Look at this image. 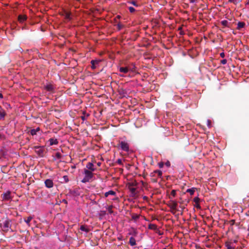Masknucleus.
Listing matches in <instances>:
<instances>
[{
  "label": "nucleus",
  "instance_id": "nucleus-1",
  "mask_svg": "<svg viewBox=\"0 0 249 249\" xmlns=\"http://www.w3.org/2000/svg\"><path fill=\"white\" fill-rule=\"evenodd\" d=\"M128 188L131 192L132 196H135L138 193L137 191V182L135 181H131L127 184Z\"/></svg>",
  "mask_w": 249,
  "mask_h": 249
},
{
  "label": "nucleus",
  "instance_id": "nucleus-2",
  "mask_svg": "<svg viewBox=\"0 0 249 249\" xmlns=\"http://www.w3.org/2000/svg\"><path fill=\"white\" fill-rule=\"evenodd\" d=\"M84 177L81 180L83 183H86L90 181L93 177V174L91 171L85 169L84 171Z\"/></svg>",
  "mask_w": 249,
  "mask_h": 249
},
{
  "label": "nucleus",
  "instance_id": "nucleus-3",
  "mask_svg": "<svg viewBox=\"0 0 249 249\" xmlns=\"http://www.w3.org/2000/svg\"><path fill=\"white\" fill-rule=\"evenodd\" d=\"M119 146L121 150L128 152L129 151V145L128 143L125 141L119 142Z\"/></svg>",
  "mask_w": 249,
  "mask_h": 249
},
{
  "label": "nucleus",
  "instance_id": "nucleus-4",
  "mask_svg": "<svg viewBox=\"0 0 249 249\" xmlns=\"http://www.w3.org/2000/svg\"><path fill=\"white\" fill-rule=\"evenodd\" d=\"M35 152L37 155L40 157H44V146H36L34 147Z\"/></svg>",
  "mask_w": 249,
  "mask_h": 249
},
{
  "label": "nucleus",
  "instance_id": "nucleus-5",
  "mask_svg": "<svg viewBox=\"0 0 249 249\" xmlns=\"http://www.w3.org/2000/svg\"><path fill=\"white\" fill-rule=\"evenodd\" d=\"M1 228L3 231H9L10 227V222L8 220H5L1 224Z\"/></svg>",
  "mask_w": 249,
  "mask_h": 249
},
{
  "label": "nucleus",
  "instance_id": "nucleus-6",
  "mask_svg": "<svg viewBox=\"0 0 249 249\" xmlns=\"http://www.w3.org/2000/svg\"><path fill=\"white\" fill-rule=\"evenodd\" d=\"M1 197L3 200H10V199H12V197L11 196V192L9 191H6L5 193L2 194Z\"/></svg>",
  "mask_w": 249,
  "mask_h": 249
},
{
  "label": "nucleus",
  "instance_id": "nucleus-7",
  "mask_svg": "<svg viewBox=\"0 0 249 249\" xmlns=\"http://www.w3.org/2000/svg\"><path fill=\"white\" fill-rule=\"evenodd\" d=\"M168 205L170 209H174L177 207L178 203L176 201L171 199L169 201Z\"/></svg>",
  "mask_w": 249,
  "mask_h": 249
},
{
  "label": "nucleus",
  "instance_id": "nucleus-8",
  "mask_svg": "<svg viewBox=\"0 0 249 249\" xmlns=\"http://www.w3.org/2000/svg\"><path fill=\"white\" fill-rule=\"evenodd\" d=\"M45 186L48 188H51L53 187V183L52 179H47L45 181Z\"/></svg>",
  "mask_w": 249,
  "mask_h": 249
},
{
  "label": "nucleus",
  "instance_id": "nucleus-9",
  "mask_svg": "<svg viewBox=\"0 0 249 249\" xmlns=\"http://www.w3.org/2000/svg\"><path fill=\"white\" fill-rule=\"evenodd\" d=\"M45 89L50 92H52L53 91L54 87L53 85L51 84H48L44 87Z\"/></svg>",
  "mask_w": 249,
  "mask_h": 249
},
{
  "label": "nucleus",
  "instance_id": "nucleus-10",
  "mask_svg": "<svg viewBox=\"0 0 249 249\" xmlns=\"http://www.w3.org/2000/svg\"><path fill=\"white\" fill-rule=\"evenodd\" d=\"M199 200H200V199L199 198V197H195L194 199H193V201L195 203V206L197 208V209H200V206L199 204Z\"/></svg>",
  "mask_w": 249,
  "mask_h": 249
},
{
  "label": "nucleus",
  "instance_id": "nucleus-11",
  "mask_svg": "<svg viewBox=\"0 0 249 249\" xmlns=\"http://www.w3.org/2000/svg\"><path fill=\"white\" fill-rule=\"evenodd\" d=\"M50 145H57L58 143V141L57 139L54 138H51L49 139Z\"/></svg>",
  "mask_w": 249,
  "mask_h": 249
},
{
  "label": "nucleus",
  "instance_id": "nucleus-12",
  "mask_svg": "<svg viewBox=\"0 0 249 249\" xmlns=\"http://www.w3.org/2000/svg\"><path fill=\"white\" fill-rule=\"evenodd\" d=\"M225 247L227 249H234L233 244L230 242H227L225 243Z\"/></svg>",
  "mask_w": 249,
  "mask_h": 249
},
{
  "label": "nucleus",
  "instance_id": "nucleus-13",
  "mask_svg": "<svg viewBox=\"0 0 249 249\" xmlns=\"http://www.w3.org/2000/svg\"><path fill=\"white\" fill-rule=\"evenodd\" d=\"M100 61V60H92L91 61V68L93 70L95 69L96 68V65L99 64Z\"/></svg>",
  "mask_w": 249,
  "mask_h": 249
},
{
  "label": "nucleus",
  "instance_id": "nucleus-14",
  "mask_svg": "<svg viewBox=\"0 0 249 249\" xmlns=\"http://www.w3.org/2000/svg\"><path fill=\"white\" fill-rule=\"evenodd\" d=\"M87 168L90 170V171L93 172L94 171L95 169L94 168V165L91 162H89L87 166Z\"/></svg>",
  "mask_w": 249,
  "mask_h": 249
},
{
  "label": "nucleus",
  "instance_id": "nucleus-15",
  "mask_svg": "<svg viewBox=\"0 0 249 249\" xmlns=\"http://www.w3.org/2000/svg\"><path fill=\"white\" fill-rule=\"evenodd\" d=\"M129 244L131 246H134L135 245H136V240L133 237H131L130 238H129Z\"/></svg>",
  "mask_w": 249,
  "mask_h": 249
},
{
  "label": "nucleus",
  "instance_id": "nucleus-16",
  "mask_svg": "<svg viewBox=\"0 0 249 249\" xmlns=\"http://www.w3.org/2000/svg\"><path fill=\"white\" fill-rule=\"evenodd\" d=\"M116 195V193L112 191V190H110L106 193H105V197H107L109 195H111V196H115Z\"/></svg>",
  "mask_w": 249,
  "mask_h": 249
},
{
  "label": "nucleus",
  "instance_id": "nucleus-17",
  "mask_svg": "<svg viewBox=\"0 0 249 249\" xmlns=\"http://www.w3.org/2000/svg\"><path fill=\"white\" fill-rule=\"evenodd\" d=\"M119 71L121 72H122L124 73H126L128 71V69L127 67H120L119 68Z\"/></svg>",
  "mask_w": 249,
  "mask_h": 249
},
{
  "label": "nucleus",
  "instance_id": "nucleus-18",
  "mask_svg": "<svg viewBox=\"0 0 249 249\" xmlns=\"http://www.w3.org/2000/svg\"><path fill=\"white\" fill-rule=\"evenodd\" d=\"M196 190V188L193 187L192 188L188 189L186 190V192L189 193L191 195H194V194Z\"/></svg>",
  "mask_w": 249,
  "mask_h": 249
},
{
  "label": "nucleus",
  "instance_id": "nucleus-19",
  "mask_svg": "<svg viewBox=\"0 0 249 249\" xmlns=\"http://www.w3.org/2000/svg\"><path fill=\"white\" fill-rule=\"evenodd\" d=\"M80 229L81 231H85L86 232H89V230L88 227L84 225H82L80 226Z\"/></svg>",
  "mask_w": 249,
  "mask_h": 249
},
{
  "label": "nucleus",
  "instance_id": "nucleus-20",
  "mask_svg": "<svg viewBox=\"0 0 249 249\" xmlns=\"http://www.w3.org/2000/svg\"><path fill=\"white\" fill-rule=\"evenodd\" d=\"M62 157V155L59 152H57L55 153L54 156V160H60Z\"/></svg>",
  "mask_w": 249,
  "mask_h": 249
},
{
  "label": "nucleus",
  "instance_id": "nucleus-21",
  "mask_svg": "<svg viewBox=\"0 0 249 249\" xmlns=\"http://www.w3.org/2000/svg\"><path fill=\"white\" fill-rule=\"evenodd\" d=\"M33 219V217L32 216H29L27 218V219H25L24 220L25 222H26V223L28 225V226H30V223L31 222V221L32 220V219Z\"/></svg>",
  "mask_w": 249,
  "mask_h": 249
},
{
  "label": "nucleus",
  "instance_id": "nucleus-22",
  "mask_svg": "<svg viewBox=\"0 0 249 249\" xmlns=\"http://www.w3.org/2000/svg\"><path fill=\"white\" fill-rule=\"evenodd\" d=\"M26 19V16H23V15H19L18 16V20L20 21V22H23L24 21V20H25Z\"/></svg>",
  "mask_w": 249,
  "mask_h": 249
},
{
  "label": "nucleus",
  "instance_id": "nucleus-23",
  "mask_svg": "<svg viewBox=\"0 0 249 249\" xmlns=\"http://www.w3.org/2000/svg\"><path fill=\"white\" fill-rule=\"evenodd\" d=\"M112 208H113L112 205H110L107 208L109 213L112 214L113 213V212L112 210Z\"/></svg>",
  "mask_w": 249,
  "mask_h": 249
},
{
  "label": "nucleus",
  "instance_id": "nucleus-24",
  "mask_svg": "<svg viewBox=\"0 0 249 249\" xmlns=\"http://www.w3.org/2000/svg\"><path fill=\"white\" fill-rule=\"evenodd\" d=\"M242 0H229V1L231 3H233L234 4H237V3L242 1Z\"/></svg>",
  "mask_w": 249,
  "mask_h": 249
},
{
  "label": "nucleus",
  "instance_id": "nucleus-25",
  "mask_svg": "<svg viewBox=\"0 0 249 249\" xmlns=\"http://www.w3.org/2000/svg\"><path fill=\"white\" fill-rule=\"evenodd\" d=\"M5 115V112L2 110H0V119H3Z\"/></svg>",
  "mask_w": 249,
  "mask_h": 249
},
{
  "label": "nucleus",
  "instance_id": "nucleus-26",
  "mask_svg": "<svg viewBox=\"0 0 249 249\" xmlns=\"http://www.w3.org/2000/svg\"><path fill=\"white\" fill-rule=\"evenodd\" d=\"M155 172L156 174H157V175H158V176L160 178L161 177L162 173V172L161 171H160V170H156V171H155Z\"/></svg>",
  "mask_w": 249,
  "mask_h": 249
},
{
  "label": "nucleus",
  "instance_id": "nucleus-27",
  "mask_svg": "<svg viewBox=\"0 0 249 249\" xmlns=\"http://www.w3.org/2000/svg\"><path fill=\"white\" fill-rule=\"evenodd\" d=\"M221 24L222 25H223L224 26H228V21L227 20H222L221 21Z\"/></svg>",
  "mask_w": 249,
  "mask_h": 249
},
{
  "label": "nucleus",
  "instance_id": "nucleus-28",
  "mask_svg": "<svg viewBox=\"0 0 249 249\" xmlns=\"http://www.w3.org/2000/svg\"><path fill=\"white\" fill-rule=\"evenodd\" d=\"M129 3L133 4L135 7H138L139 5L137 4V3L135 1H131L128 2Z\"/></svg>",
  "mask_w": 249,
  "mask_h": 249
},
{
  "label": "nucleus",
  "instance_id": "nucleus-29",
  "mask_svg": "<svg viewBox=\"0 0 249 249\" xmlns=\"http://www.w3.org/2000/svg\"><path fill=\"white\" fill-rule=\"evenodd\" d=\"M157 228L156 225L151 224L149 225V228L150 229H155Z\"/></svg>",
  "mask_w": 249,
  "mask_h": 249
},
{
  "label": "nucleus",
  "instance_id": "nucleus-30",
  "mask_svg": "<svg viewBox=\"0 0 249 249\" xmlns=\"http://www.w3.org/2000/svg\"><path fill=\"white\" fill-rule=\"evenodd\" d=\"M38 130V128L36 129H32L31 130V134L32 135H36V131Z\"/></svg>",
  "mask_w": 249,
  "mask_h": 249
},
{
  "label": "nucleus",
  "instance_id": "nucleus-31",
  "mask_svg": "<svg viewBox=\"0 0 249 249\" xmlns=\"http://www.w3.org/2000/svg\"><path fill=\"white\" fill-rule=\"evenodd\" d=\"M178 211V210L177 209V207H176L175 208H174V209H171V212L173 214H175Z\"/></svg>",
  "mask_w": 249,
  "mask_h": 249
},
{
  "label": "nucleus",
  "instance_id": "nucleus-32",
  "mask_svg": "<svg viewBox=\"0 0 249 249\" xmlns=\"http://www.w3.org/2000/svg\"><path fill=\"white\" fill-rule=\"evenodd\" d=\"M139 216L137 214H134L132 216V219L135 220H136L137 219H138L139 218Z\"/></svg>",
  "mask_w": 249,
  "mask_h": 249
},
{
  "label": "nucleus",
  "instance_id": "nucleus-33",
  "mask_svg": "<svg viewBox=\"0 0 249 249\" xmlns=\"http://www.w3.org/2000/svg\"><path fill=\"white\" fill-rule=\"evenodd\" d=\"M171 195L173 197H175L176 195V191L175 190H172L171 192Z\"/></svg>",
  "mask_w": 249,
  "mask_h": 249
},
{
  "label": "nucleus",
  "instance_id": "nucleus-34",
  "mask_svg": "<svg viewBox=\"0 0 249 249\" xmlns=\"http://www.w3.org/2000/svg\"><path fill=\"white\" fill-rule=\"evenodd\" d=\"M128 9L130 13H133L135 11V9L132 7H129Z\"/></svg>",
  "mask_w": 249,
  "mask_h": 249
},
{
  "label": "nucleus",
  "instance_id": "nucleus-35",
  "mask_svg": "<svg viewBox=\"0 0 249 249\" xmlns=\"http://www.w3.org/2000/svg\"><path fill=\"white\" fill-rule=\"evenodd\" d=\"M244 25V23L243 22H239L238 24V28H242Z\"/></svg>",
  "mask_w": 249,
  "mask_h": 249
},
{
  "label": "nucleus",
  "instance_id": "nucleus-36",
  "mask_svg": "<svg viewBox=\"0 0 249 249\" xmlns=\"http://www.w3.org/2000/svg\"><path fill=\"white\" fill-rule=\"evenodd\" d=\"M63 178H64V180H65V181L66 182H68V181H69V178H68V176H64L63 177Z\"/></svg>",
  "mask_w": 249,
  "mask_h": 249
},
{
  "label": "nucleus",
  "instance_id": "nucleus-37",
  "mask_svg": "<svg viewBox=\"0 0 249 249\" xmlns=\"http://www.w3.org/2000/svg\"><path fill=\"white\" fill-rule=\"evenodd\" d=\"M211 121L210 120H207V125L209 127H210L211 126Z\"/></svg>",
  "mask_w": 249,
  "mask_h": 249
},
{
  "label": "nucleus",
  "instance_id": "nucleus-38",
  "mask_svg": "<svg viewBox=\"0 0 249 249\" xmlns=\"http://www.w3.org/2000/svg\"><path fill=\"white\" fill-rule=\"evenodd\" d=\"M227 63V60L226 59H223L221 60V63L222 64H225Z\"/></svg>",
  "mask_w": 249,
  "mask_h": 249
},
{
  "label": "nucleus",
  "instance_id": "nucleus-39",
  "mask_svg": "<svg viewBox=\"0 0 249 249\" xmlns=\"http://www.w3.org/2000/svg\"><path fill=\"white\" fill-rule=\"evenodd\" d=\"M117 163L119 164H122V160L121 159H119L118 160H117Z\"/></svg>",
  "mask_w": 249,
  "mask_h": 249
},
{
  "label": "nucleus",
  "instance_id": "nucleus-40",
  "mask_svg": "<svg viewBox=\"0 0 249 249\" xmlns=\"http://www.w3.org/2000/svg\"><path fill=\"white\" fill-rule=\"evenodd\" d=\"M163 166V163L161 162L159 163V166L160 168H162Z\"/></svg>",
  "mask_w": 249,
  "mask_h": 249
},
{
  "label": "nucleus",
  "instance_id": "nucleus-41",
  "mask_svg": "<svg viewBox=\"0 0 249 249\" xmlns=\"http://www.w3.org/2000/svg\"><path fill=\"white\" fill-rule=\"evenodd\" d=\"M225 56V54L223 53H220V56L222 57H224Z\"/></svg>",
  "mask_w": 249,
  "mask_h": 249
},
{
  "label": "nucleus",
  "instance_id": "nucleus-42",
  "mask_svg": "<svg viewBox=\"0 0 249 249\" xmlns=\"http://www.w3.org/2000/svg\"><path fill=\"white\" fill-rule=\"evenodd\" d=\"M118 27L119 29H121L122 26V25L120 24H118Z\"/></svg>",
  "mask_w": 249,
  "mask_h": 249
},
{
  "label": "nucleus",
  "instance_id": "nucleus-43",
  "mask_svg": "<svg viewBox=\"0 0 249 249\" xmlns=\"http://www.w3.org/2000/svg\"><path fill=\"white\" fill-rule=\"evenodd\" d=\"M67 18L70 19V15L69 14H67Z\"/></svg>",
  "mask_w": 249,
  "mask_h": 249
},
{
  "label": "nucleus",
  "instance_id": "nucleus-44",
  "mask_svg": "<svg viewBox=\"0 0 249 249\" xmlns=\"http://www.w3.org/2000/svg\"><path fill=\"white\" fill-rule=\"evenodd\" d=\"M81 118H82V119L83 120H85V117L84 116H82Z\"/></svg>",
  "mask_w": 249,
  "mask_h": 249
},
{
  "label": "nucleus",
  "instance_id": "nucleus-45",
  "mask_svg": "<svg viewBox=\"0 0 249 249\" xmlns=\"http://www.w3.org/2000/svg\"><path fill=\"white\" fill-rule=\"evenodd\" d=\"M166 164L167 166H169L170 165V163L169 162H167V163H166Z\"/></svg>",
  "mask_w": 249,
  "mask_h": 249
},
{
  "label": "nucleus",
  "instance_id": "nucleus-46",
  "mask_svg": "<svg viewBox=\"0 0 249 249\" xmlns=\"http://www.w3.org/2000/svg\"><path fill=\"white\" fill-rule=\"evenodd\" d=\"M0 98H2V95L1 93H0Z\"/></svg>",
  "mask_w": 249,
  "mask_h": 249
},
{
  "label": "nucleus",
  "instance_id": "nucleus-47",
  "mask_svg": "<svg viewBox=\"0 0 249 249\" xmlns=\"http://www.w3.org/2000/svg\"><path fill=\"white\" fill-rule=\"evenodd\" d=\"M134 233L135 234H136V231H135V230H134Z\"/></svg>",
  "mask_w": 249,
  "mask_h": 249
},
{
  "label": "nucleus",
  "instance_id": "nucleus-48",
  "mask_svg": "<svg viewBox=\"0 0 249 249\" xmlns=\"http://www.w3.org/2000/svg\"><path fill=\"white\" fill-rule=\"evenodd\" d=\"M191 2H194V0H192L191 1Z\"/></svg>",
  "mask_w": 249,
  "mask_h": 249
},
{
  "label": "nucleus",
  "instance_id": "nucleus-49",
  "mask_svg": "<svg viewBox=\"0 0 249 249\" xmlns=\"http://www.w3.org/2000/svg\"><path fill=\"white\" fill-rule=\"evenodd\" d=\"M112 200H115V199H116V198H112Z\"/></svg>",
  "mask_w": 249,
  "mask_h": 249
},
{
  "label": "nucleus",
  "instance_id": "nucleus-50",
  "mask_svg": "<svg viewBox=\"0 0 249 249\" xmlns=\"http://www.w3.org/2000/svg\"><path fill=\"white\" fill-rule=\"evenodd\" d=\"M249 1L247 2V4H249Z\"/></svg>",
  "mask_w": 249,
  "mask_h": 249
},
{
  "label": "nucleus",
  "instance_id": "nucleus-51",
  "mask_svg": "<svg viewBox=\"0 0 249 249\" xmlns=\"http://www.w3.org/2000/svg\"><path fill=\"white\" fill-rule=\"evenodd\" d=\"M163 249H166V248H163Z\"/></svg>",
  "mask_w": 249,
  "mask_h": 249
}]
</instances>
